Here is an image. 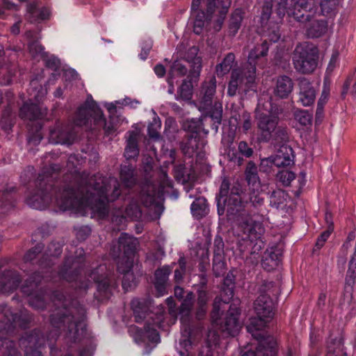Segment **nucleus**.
Returning <instances> with one entry per match:
<instances>
[{
    "instance_id": "f257e3e1",
    "label": "nucleus",
    "mask_w": 356,
    "mask_h": 356,
    "mask_svg": "<svg viewBox=\"0 0 356 356\" xmlns=\"http://www.w3.org/2000/svg\"><path fill=\"white\" fill-rule=\"evenodd\" d=\"M229 183L224 179L221 184L219 196L217 197L218 212L223 214L226 211L229 219L236 217L239 228L244 234L243 239L249 240L251 243L259 241V248H261V236L264 233V227L258 216H250L242 213L245 207L243 195L240 186H234L229 193Z\"/></svg>"
},
{
    "instance_id": "f03ea898",
    "label": "nucleus",
    "mask_w": 356,
    "mask_h": 356,
    "mask_svg": "<svg viewBox=\"0 0 356 356\" xmlns=\"http://www.w3.org/2000/svg\"><path fill=\"white\" fill-rule=\"evenodd\" d=\"M99 179L102 185L97 183L93 188L94 192L90 195L87 194L86 197L78 199L73 191L67 190L57 198L56 204L63 211L70 210L81 216L86 215L90 209L102 217L105 216L108 213L106 202L114 200L120 193L116 187L115 179Z\"/></svg>"
},
{
    "instance_id": "7ed1b4c3",
    "label": "nucleus",
    "mask_w": 356,
    "mask_h": 356,
    "mask_svg": "<svg viewBox=\"0 0 356 356\" xmlns=\"http://www.w3.org/2000/svg\"><path fill=\"white\" fill-rule=\"evenodd\" d=\"M254 309L257 316L250 319L247 330L258 341L257 353L247 351L241 356H274L276 342L273 337L265 336L262 331L274 316V302L270 295L261 292L254 303Z\"/></svg>"
},
{
    "instance_id": "20e7f679",
    "label": "nucleus",
    "mask_w": 356,
    "mask_h": 356,
    "mask_svg": "<svg viewBox=\"0 0 356 356\" xmlns=\"http://www.w3.org/2000/svg\"><path fill=\"white\" fill-rule=\"evenodd\" d=\"M230 5L231 0H193L194 33L199 35L211 29L220 31Z\"/></svg>"
},
{
    "instance_id": "39448f33",
    "label": "nucleus",
    "mask_w": 356,
    "mask_h": 356,
    "mask_svg": "<svg viewBox=\"0 0 356 356\" xmlns=\"http://www.w3.org/2000/svg\"><path fill=\"white\" fill-rule=\"evenodd\" d=\"M276 1L277 13L280 19L287 14L289 17L305 24L308 35L312 38L319 37L325 31L326 25L324 22L313 19L318 9L316 0H291L289 6V0Z\"/></svg>"
},
{
    "instance_id": "423d86ee",
    "label": "nucleus",
    "mask_w": 356,
    "mask_h": 356,
    "mask_svg": "<svg viewBox=\"0 0 356 356\" xmlns=\"http://www.w3.org/2000/svg\"><path fill=\"white\" fill-rule=\"evenodd\" d=\"M138 104H139L138 101L131 100L128 97H125L122 100L115 101V102L104 103V106L106 107L111 115V122L108 124L104 118L102 111L90 97L88 98L86 104L78 110L74 123L76 126H83L88 123L89 121L90 122H94L95 125L103 127L107 134H111L118 128L115 118L113 116L116 112L117 107L122 105L136 108Z\"/></svg>"
},
{
    "instance_id": "0eeeda50",
    "label": "nucleus",
    "mask_w": 356,
    "mask_h": 356,
    "mask_svg": "<svg viewBox=\"0 0 356 356\" xmlns=\"http://www.w3.org/2000/svg\"><path fill=\"white\" fill-rule=\"evenodd\" d=\"M187 46V43H182L177 48L175 60L170 67L167 79L169 93L174 92V84L177 83L179 78L186 74L185 63H188L190 67L188 78L191 81L197 79L200 74L202 58L197 56L198 49L194 46L186 49Z\"/></svg>"
},
{
    "instance_id": "6e6552de",
    "label": "nucleus",
    "mask_w": 356,
    "mask_h": 356,
    "mask_svg": "<svg viewBox=\"0 0 356 356\" xmlns=\"http://www.w3.org/2000/svg\"><path fill=\"white\" fill-rule=\"evenodd\" d=\"M228 297L224 298L221 301L216 298L213 303V309L211 313L212 325L218 327L225 335L235 336L241 328V324L238 321L239 311L236 305L230 306L227 313L222 317V311L227 308V302L233 297V291L227 289Z\"/></svg>"
},
{
    "instance_id": "1a4fd4ad",
    "label": "nucleus",
    "mask_w": 356,
    "mask_h": 356,
    "mask_svg": "<svg viewBox=\"0 0 356 356\" xmlns=\"http://www.w3.org/2000/svg\"><path fill=\"white\" fill-rule=\"evenodd\" d=\"M268 50V47L266 42L257 46L250 51L248 56V65H250V68L233 70L228 86L227 93L229 95H235L240 89L247 92L252 87L256 77L254 61L259 56H265Z\"/></svg>"
},
{
    "instance_id": "9d476101",
    "label": "nucleus",
    "mask_w": 356,
    "mask_h": 356,
    "mask_svg": "<svg viewBox=\"0 0 356 356\" xmlns=\"http://www.w3.org/2000/svg\"><path fill=\"white\" fill-rule=\"evenodd\" d=\"M279 109L273 107L270 102L262 104L259 100L257 108L259 141H268L272 137L278 123Z\"/></svg>"
},
{
    "instance_id": "9b49d317",
    "label": "nucleus",
    "mask_w": 356,
    "mask_h": 356,
    "mask_svg": "<svg viewBox=\"0 0 356 356\" xmlns=\"http://www.w3.org/2000/svg\"><path fill=\"white\" fill-rule=\"evenodd\" d=\"M157 310L156 313L149 317L144 332L136 327L131 329L130 332L137 343H145L150 345V343L157 344L159 343L160 337L156 327L164 329L165 325L163 321V307L158 308Z\"/></svg>"
},
{
    "instance_id": "f8f14e48",
    "label": "nucleus",
    "mask_w": 356,
    "mask_h": 356,
    "mask_svg": "<svg viewBox=\"0 0 356 356\" xmlns=\"http://www.w3.org/2000/svg\"><path fill=\"white\" fill-rule=\"evenodd\" d=\"M318 58V49L313 44L302 43L296 47L293 62L298 72L311 73L317 67Z\"/></svg>"
},
{
    "instance_id": "ddd939ff",
    "label": "nucleus",
    "mask_w": 356,
    "mask_h": 356,
    "mask_svg": "<svg viewBox=\"0 0 356 356\" xmlns=\"http://www.w3.org/2000/svg\"><path fill=\"white\" fill-rule=\"evenodd\" d=\"M31 86L32 87V91L30 93V102L26 103L20 108L19 115L22 118L33 120L42 117L43 115L35 102H39L46 95L47 90L40 87L38 90H36L37 81L35 79L31 81Z\"/></svg>"
},
{
    "instance_id": "4468645a",
    "label": "nucleus",
    "mask_w": 356,
    "mask_h": 356,
    "mask_svg": "<svg viewBox=\"0 0 356 356\" xmlns=\"http://www.w3.org/2000/svg\"><path fill=\"white\" fill-rule=\"evenodd\" d=\"M29 52L35 58H42L45 60L47 66L54 71L59 70L60 67V60L56 56L51 55L47 57L41 45L38 42H31L29 45Z\"/></svg>"
},
{
    "instance_id": "2eb2a0df",
    "label": "nucleus",
    "mask_w": 356,
    "mask_h": 356,
    "mask_svg": "<svg viewBox=\"0 0 356 356\" xmlns=\"http://www.w3.org/2000/svg\"><path fill=\"white\" fill-rule=\"evenodd\" d=\"M316 89L307 79H302L299 82L298 102L303 106L312 105L316 99Z\"/></svg>"
},
{
    "instance_id": "dca6fc26",
    "label": "nucleus",
    "mask_w": 356,
    "mask_h": 356,
    "mask_svg": "<svg viewBox=\"0 0 356 356\" xmlns=\"http://www.w3.org/2000/svg\"><path fill=\"white\" fill-rule=\"evenodd\" d=\"M51 15L49 8L40 5L39 2L29 4L26 18L31 23H38L48 19Z\"/></svg>"
},
{
    "instance_id": "f3484780",
    "label": "nucleus",
    "mask_w": 356,
    "mask_h": 356,
    "mask_svg": "<svg viewBox=\"0 0 356 356\" xmlns=\"http://www.w3.org/2000/svg\"><path fill=\"white\" fill-rule=\"evenodd\" d=\"M74 135L72 133L64 130L60 123H56L49 129V141L54 144H70L74 140Z\"/></svg>"
},
{
    "instance_id": "a211bd4d",
    "label": "nucleus",
    "mask_w": 356,
    "mask_h": 356,
    "mask_svg": "<svg viewBox=\"0 0 356 356\" xmlns=\"http://www.w3.org/2000/svg\"><path fill=\"white\" fill-rule=\"evenodd\" d=\"M133 266V261L128 258L126 261L121 260L118 263V270L124 274L122 280V286L125 291H129L136 286L134 275L130 272Z\"/></svg>"
},
{
    "instance_id": "6ab92c4d",
    "label": "nucleus",
    "mask_w": 356,
    "mask_h": 356,
    "mask_svg": "<svg viewBox=\"0 0 356 356\" xmlns=\"http://www.w3.org/2000/svg\"><path fill=\"white\" fill-rule=\"evenodd\" d=\"M170 272L171 269L168 266H163L156 271L154 286L158 297L165 293L168 277Z\"/></svg>"
},
{
    "instance_id": "aec40b11",
    "label": "nucleus",
    "mask_w": 356,
    "mask_h": 356,
    "mask_svg": "<svg viewBox=\"0 0 356 356\" xmlns=\"http://www.w3.org/2000/svg\"><path fill=\"white\" fill-rule=\"evenodd\" d=\"M293 83L292 80L286 76L277 78L275 88V93L280 98H286L292 92Z\"/></svg>"
},
{
    "instance_id": "412c9836",
    "label": "nucleus",
    "mask_w": 356,
    "mask_h": 356,
    "mask_svg": "<svg viewBox=\"0 0 356 356\" xmlns=\"http://www.w3.org/2000/svg\"><path fill=\"white\" fill-rule=\"evenodd\" d=\"M61 323L63 324H67V327L69 329V332L70 333H74V334H79V330L83 332V329L84 327L83 323V316L81 314L79 317H75L73 316L64 315L60 319Z\"/></svg>"
},
{
    "instance_id": "4be33fe9",
    "label": "nucleus",
    "mask_w": 356,
    "mask_h": 356,
    "mask_svg": "<svg viewBox=\"0 0 356 356\" xmlns=\"http://www.w3.org/2000/svg\"><path fill=\"white\" fill-rule=\"evenodd\" d=\"M291 148L287 146H282L279 149L274 158V165L278 168L289 166L293 163L291 159Z\"/></svg>"
},
{
    "instance_id": "5701e85b",
    "label": "nucleus",
    "mask_w": 356,
    "mask_h": 356,
    "mask_svg": "<svg viewBox=\"0 0 356 356\" xmlns=\"http://www.w3.org/2000/svg\"><path fill=\"white\" fill-rule=\"evenodd\" d=\"M138 134V133L137 131H132L128 134L127 146L124 152V156L127 159H134L138 154V149L137 146Z\"/></svg>"
},
{
    "instance_id": "b1692460",
    "label": "nucleus",
    "mask_w": 356,
    "mask_h": 356,
    "mask_svg": "<svg viewBox=\"0 0 356 356\" xmlns=\"http://www.w3.org/2000/svg\"><path fill=\"white\" fill-rule=\"evenodd\" d=\"M119 248L123 250L127 254H132L138 246V240L127 234H122L119 238Z\"/></svg>"
},
{
    "instance_id": "393cba45",
    "label": "nucleus",
    "mask_w": 356,
    "mask_h": 356,
    "mask_svg": "<svg viewBox=\"0 0 356 356\" xmlns=\"http://www.w3.org/2000/svg\"><path fill=\"white\" fill-rule=\"evenodd\" d=\"M191 210L195 218H202L208 211L206 199L203 197H196L195 200L191 204Z\"/></svg>"
},
{
    "instance_id": "a878e982",
    "label": "nucleus",
    "mask_w": 356,
    "mask_h": 356,
    "mask_svg": "<svg viewBox=\"0 0 356 356\" xmlns=\"http://www.w3.org/2000/svg\"><path fill=\"white\" fill-rule=\"evenodd\" d=\"M245 178L248 184L253 188V190L257 191L260 183L257 175V168L252 162H249L247 165Z\"/></svg>"
},
{
    "instance_id": "bb28decb",
    "label": "nucleus",
    "mask_w": 356,
    "mask_h": 356,
    "mask_svg": "<svg viewBox=\"0 0 356 356\" xmlns=\"http://www.w3.org/2000/svg\"><path fill=\"white\" fill-rule=\"evenodd\" d=\"M179 353L180 356H192L190 350L192 349L190 332L186 330L182 332L181 338L179 341Z\"/></svg>"
},
{
    "instance_id": "cd10ccee",
    "label": "nucleus",
    "mask_w": 356,
    "mask_h": 356,
    "mask_svg": "<svg viewBox=\"0 0 356 356\" xmlns=\"http://www.w3.org/2000/svg\"><path fill=\"white\" fill-rule=\"evenodd\" d=\"M235 60V56L229 53L223 59V60L216 66V73L218 76H224L229 72Z\"/></svg>"
},
{
    "instance_id": "c85d7f7f",
    "label": "nucleus",
    "mask_w": 356,
    "mask_h": 356,
    "mask_svg": "<svg viewBox=\"0 0 356 356\" xmlns=\"http://www.w3.org/2000/svg\"><path fill=\"white\" fill-rule=\"evenodd\" d=\"M243 19V12L241 9H236L232 15L229 24V32L234 35L238 31Z\"/></svg>"
},
{
    "instance_id": "c756f323",
    "label": "nucleus",
    "mask_w": 356,
    "mask_h": 356,
    "mask_svg": "<svg viewBox=\"0 0 356 356\" xmlns=\"http://www.w3.org/2000/svg\"><path fill=\"white\" fill-rule=\"evenodd\" d=\"M120 179L126 187H130L135 182L134 169L128 165L122 167L120 171Z\"/></svg>"
},
{
    "instance_id": "7c9ffc66",
    "label": "nucleus",
    "mask_w": 356,
    "mask_h": 356,
    "mask_svg": "<svg viewBox=\"0 0 356 356\" xmlns=\"http://www.w3.org/2000/svg\"><path fill=\"white\" fill-rule=\"evenodd\" d=\"M131 308L137 321L145 318V314L147 311V305L139 299H134L131 303Z\"/></svg>"
},
{
    "instance_id": "2f4dec72",
    "label": "nucleus",
    "mask_w": 356,
    "mask_h": 356,
    "mask_svg": "<svg viewBox=\"0 0 356 356\" xmlns=\"http://www.w3.org/2000/svg\"><path fill=\"white\" fill-rule=\"evenodd\" d=\"M204 92L203 103L204 106L210 104L211 97L216 91V79L211 78L209 83H205L202 88Z\"/></svg>"
},
{
    "instance_id": "473e14b6",
    "label": "nucleus",
    "mask_w": 356,
    "mask_h": 356,
    "mask_svg": "<svg viewBox=\"0 0 356 356\" xmlns=\"http://www.w3.org/2000/svg\"><path fill=\"white\" fill-rule=\"evenodd\" d=\"M219 340L218 336L214 330H209L207 335V346L202 350L200 356H212L211 348L216 346Z\"/></svg>"
},
{
    "instance_id": "72a5a7b5",
    "label": "nucleus",
    "mask_w": 356,
    "mask_h": 356,
    "mask_svg": "<svg viewBox=\"0 0 356 356\" xmlns=\"http://www.w3.org/2000/svg\"><path fill=\"white\" fill-rule=\"evenodd\" d=\"M154 115L152 122L148 126V135L149 136L156 140L160 138V129L161 127V122L160 119L156 116L154 111H152Z\"/></svg>"
},
{
    "instance_id": "f704fd0d",
    "label": "nucleus",
    "mask_w": 356,
    "mask_h": 356,
    "mask_svg": "<svg viewBox=\"0 0 356 356\" xmlns=\"http://www.w3.org/2000/svg\"><path fill=\"white\" fill-rule=\"evenodd\" d=\"M192 88L193 86L191 81H184L177 92V99L184 101L191 99L192 97Z\"/></svg>"
},
{
    "instance_id": "c9c22d12",
    "label": "nucleus",
    "mask_w": 356,
    "mask_h": 356,
    "mask_svg": "<svg viewBox=\"0 0 356 356\" xmlns=\"http://www.w3.org/2000/svg\"><path fill=\"white\" fill-rule=\"evenodd\" d=\"M294 117L296 120L302 126L310 125L312 123V115L307 111L298 110L296 111Z\"/></svg>"
},
{
    "instance_id": "e433bc0d",
    "label": "nucleus",
    "mask_w": 356,
    "mask_h": 356,
    "mask_svg": "<svg viewBox=\"0 0 356 356\" xmlns=\"http://www.w3.org/2000/svg\"><path fill=\"white\" fill-rule=\"evenodd\" d=\"M279 257L275 254H270L262 261L264 268L267 270H271L279 264Z\"/></svg>"
},
{
    "instance_id": "4c0bfd02",
    "label": "nucleus",
    "mask_w": 356,
    "mask_h": 356,
    "mask_svg": "<svg viewBox=\"0 0 356 356\" xmlns=\"http://www.w3.org/2000/svg\"><path fill=\"white\" fill-rule=\"evenodd\" d=\"M272 8V0H266L262 6V12L260 17L261 26H265L270 17Z\"/></svg>"
},
{
    "instance_id": "58836bf2",
    "label": "nucleus",
    "mask_w": 356,
    "mask_h": 356,
    "mask_svg": "<svg viewBox=\"0 0 356 356\" xmlns=\"http://www.w3.org/2000/svg\"><path fill=\"white\" fill-rule=\"evenodd\" d=\"M193 294L192 293H189L187 294L185 299L183 300L180 309H179V314L182 316H187L189 314V312L191 311V306L193 304Z\"/></svg>"
},
{
    "instance_id": "ea45409f",
    "label": "nucleus",
    "mask_w": 356,
    "mask_h": 356,
    "mask_svg": "<svg viewBox=\"0 0 356 356\" xmlns=\"http://www.w3.org/2000/svg\"><path fill=\"white\" fill-rule=\"evenodd\" d=\"M277 179L283 185L289 186L295 179V174L291 171L283 170L278 172Z\"/></svg>"
},
{
    "instance_id": "a19ab883",
    "label": "nucleus",
    "mask_w": 356,
    "mask_h": 356,
    "mask_svg": "<svg viewBox=\"0 0 356 356\" xmlns=\"http://www.w3.org/2000/svg\"><path fill=\"white\" fill-rule=\"evenodd\" d=\"M338 0H321L320 6L323 15L328 14L332 11L337 5Z\"/></svg>"
},
{
    "instance_id": "79ce46f5",
    "label": "nucleus",
    "mask_w": 356,
    "mask_h": 356,
    "mask_svg": "<svg viewBox=\"0 0 356 356\" xmlns=\"http://www.w3.org/2000/svg\"><path fill=\"white\" fill-rule=\"evenodd\" d=\"M225 266L221 260L220 256H216L213 259V270L216 276H220L225 273Z\"/></svg>"
},
{
    "instance_id": "37998d69",
    "label": "nucleus",
    "mask_w": 356,
    "mask_h": 356,
    "mask_svg": "<svg viewBox=\"0 0 356 356\" xmlns=\"http://www.w3.org/2000/svg\"><path fill=\"white\" fill-rule=\"evenodd\" d=\"M207 301V293L203 291H199L197 303L200 305V308L197 314L198 318H200L202 316H203L206 310H205V309H204L203 307L206 304Z\"/></svg>"
},
{
    "instance_id": "c03bdc74",
    "label": "nucleus",
    "mask_w": 356,
    "mask_h": 356,
    "mask_svg": "<svg viewBox=\"0 0 356 356\" xmlns=\"http://www.w3.org/2000/svg\"><path fill=\"white\" fill-rule=\"evenodd\" d=\"M330 92V84L328 83H327L326 81H325L323 83V87L321 97L318 101V104L324 106L327 103V102L329 99Z\"/></svg>"
},
{
    "instance_id": "a18cd8bd",
    "label": "nucleus",
    "mask_w": 356,
    "mask_h": 356,
    "mask_svg": "<svg viewBox=\"0 0 356 356\" xmlns=\"http://www.w3.org/2000/svg\"><path fill=\"white\" fill-rule=\"evenodd\" d=\"M222 112V105L220 104H216L211 113L210 114V117L213 120L214 123H220Z\"/></svg>"
},
{
    "instance_id": "49530a36",
    "label": "nucleus",
    "mask_w": 356,
    "mask_h": 356,
    "mask_svg": "<svg viewBox=\"0 0 356 356\" xmlns=\"http://www.w3.org/2000/svg\"><path fill=\"white\" fill-rule=\"evenodd\" d=\"M339 52L337 51H333L327 67V73H332L339 65Z\"/></svg>"
},
{
    "instance_id": "de8ad7c7",
    "label": "nucleus",
    "mask_w": 356,
    "mask_h": 356,
    "mask_svg": "<svg viewBox=\"0 0 356 356\" xmlns=\"http://www.w3.org/2000/svg\"><path fill=\"white\" fill-rule=\"evenodd\" d=\"M333 231V227L330 225L329 227H327V229L325 232H324L320 237L318 238L316 245L320 248H321L324 243L327 241V239L329 238L330 234Z\"/></svg>"
},
{
    "instance_id": "09e8293b",
    "label": "nucleus",
    "mask_w": 356,
    "mask_h": 356,
    "mask_svg": "<svg viewBox=\"0 0 356 356\" xmlns=\"http://www.w3.org/2000/svg\"><path fill=\"white\" fill-rule=\"evenodd\" d=\"M238 149L239 152L246 157H250L252 154V148L249 147L245 142H240L238 146Z\"/></svg>"
},
{
    "instance_id": "8fccbe9b",
    "label": "nucleus",
    "mask_w": 356,
    "mask_h": 356,
    "mask_svg": "<svg viewBox=\"0 0 356 356\" xmlns=\"http://www.w3.org/2000/svg\"><path fill=\"white\" fill-rule=\"evenodd\" d=\"M179 269H177L175 271V279L177 282H179L182 279V275L185 271V261L184 259L181 258L179 259Z\"/></svg>"
},
{
    "instance_id": "3c124183",
    "label": "nucleus",
    "mask_w": 356,
    "mask_h": 356,
    "mask_svg": "<svg viewBox=\"0 0 356 356\" xmlns=\"http://www.w3.org/2000/svg\"><path fill=\"white\" fill-rule=\"evenodd\" d=\"M274 165V158L273 156L264 158L261 160V168L264 171H268Z\"/></svg>"
},
{
    "instance_id": "603ef678",
    "label": "nucleus",
    "mask_w": 356,
    "mask_h": 356,
    "mask_svg": "<svg viewBox=\"0 0 356 356\" xmlns=\"http://www.w3.org/2000/svg\"><path fill=\"white\" fill-rule=\"evenodd\" d=\"M152 48V42L147 41L144 44V46L142 47L141 52L139 54L140 58L142 60H145L149 54V52Z\"/></svg>"
},
{
    "instance_id": "864d4df0",
    "label": "nucleus",
    "mask_w": 356,
    "mask_h": 356,
    "mask_svg": "<svg viewBox=\"0 0 356 356\" xmlns=\"http://www.w3.org/2000/svg\"><path fill=\"white\" fill-rule=\"evenodd\" d=\"M166 302L168 306V310H169L170 314L172 317H176L177 313H176V311L174 309V307H175V304L174 302L173 298L170 297V298H167Z\"/></svg>"
},
{
    "instance_id": "5fc2aeb1",
    "label": "nucleus",
    "mask_w": 356,
    "mask_h": 356,
    "mask_svg": "<svg viewBox=\"0 0 356 356\" xmlns=\"http://www.w3.org/2000/svg\"><path fill=\"white\" fill-rule=\"evenodd\" d=\"M154 71L155 74L159 77L163 76L165 73V70L164 67L162 65H160V64L159 65H156L154 67Z\"/></svg>"
},
{
    "instance_id": "6e6d98bb",
    "label": "nucleus",
    "mask_w": 356,
    "mask_h": 356,
    "mask_svg": "<svg viewBox=\"0 0 356 356\" xmlns=\"http://www.w3.org/2000/svg\"><path fill=\"white\" fill-rule=\"evenodd\" d=\"M97 282V288L99 291H106L108 288V283L107 280H96Z\"/></svg>"
},
{
    "instance_id": "4d7b16f0",
    "label": "nucleus",
    "mask_w": 356,
    "mask_h": 356,
    "mask_svg": "<svg viewBox=\"0 0 356 356\" xmlns=\"http://www.w3.org/2000/svg\"><path fill=\"white\" fill-rule=\"evenodd\" d=\"M139 213H140V211H139L137 206H134V209L133 211H132V209H126V215L131 218L138 217V214H139Z\"/></svg>"
},
{
    "instance_id": "13d9d810",
    "label": "nucleus",
    "mask_w": 356,
    "mask_h": 356,
    "mask_svg": "<svg viewBox=\"0 0 356 356\" xmlns=\"http://www.w3.org/2000/svg\"><path fill=\"white\" fill-rule=\"evenodd\" d=\"M27 202L31 207H32L36 209H43L45 207L44 205H41L40 204H39L38 202H36L35 200H33L32 199H29L27 200Z\"/></svg>"
},
{
    "instance_id": "bf43d9fd",
    "label": "nucleus",
    "mask_w": 356,
    "mask_h": 356,
    "mask_svg": "<svg viewBox=\"0 0 356 356\" xmlns=\"http://www.w3.org/2000/svg\"><path fill=\"white\" fill-rule=\"evenodd\" d=\"M323 105L317 104L316 118L321 120L323 116Z\"/></svg>"
},
{
    "instance_id": "052dcab7",
    "label": "nucleus",
    "mask_w": 356,
    "mask_h": 356,
    "mask_svg": "<svg viewBox=\"0 0 356 356\" xmlns=\"http://www.w3.org/2000/svg\"><path fill=\"white\" fill-rule=\"evenodd\" d=\"M65 76L66 77L70 76L72 79H75L77 78V73L74 70H67L65 72Z\"/></svg>"
},
{
    "instance_id": "680f3d73",
    "label": "nucleus",
    "mask_w": 356,
    "mask_h": 356,
    "mask_svg": "<svg viewBox=\"0 0 356 356\" xmlns=\"http://www.w3.org/2000/svg\"><path fill=\"white\" fill-rule=\"evenodd\" d=\"M3 4L4 8L7 9H15L16 7L15 3L10 2L9 0H3Z\"/></svg>"
},
{
    "instance_id": "e2e57ef3",
    "label": "nucleus",
    "mask_w": 356,
    "mask_h": 356,
    "mask_svg": "<svg viewBox=\"0 0 356 356\" xmlns=\"http://www.w3.org/2000/svg\"><path fill=\"white\" fill-rule=\"evenodd\" d=\"M243 128L245 131H248L251 128V122L249 117L245 118L243 124Z\"/></svg>"
},
{
    "instance_id": "0e129e2a",
    "label": "nucleus",
    "mask_w": 356,
    "mask_h": 356,
    "mask_svg": "<svg viewBox=\"0 0 356 356\" xmlns=\"http://www.w3.org/2000/svg\"><path fill=\"white\" fill-rule=\"evenodd\" d=\"M280 36V35L278 31L275 30L273 31L272 35H269L270 40H272L274 42H277L279 40Z\"/></svg>"
},
{
    "instance_id": "69168bd1",
    "label": "nucleus",
    "mask_w": 356,
    "mask_h": 356,
    "mask_svg": "<svg viewBox=\"0 0 356 356\" xmlns=\"http://www.w3.org/2000/svg\"><path fill=\"white\" fill-rule=\"evenodd\" d=\"M155 201H156V200H155L154 197L148 195L147 197V198L145 199V200L144 201V202L147 206H150L152 204H154Z\"/></svg>"
},
{
    "instance_id": "338daca9",
    "label": "nucleus",
    "mask_w": 356,
    "mask_h": 356,
    "mask_svg": "<svg viewBox=\"0 0 356 356\" xmlns=\"http://www.w3.org/2000/svg\"><path fill=\"white\" fill-rule=\"evenodd\" d=\"M184 291L183 289L179 286L175 287V295L177 298H181L183 295Z\"/></svg>"
},
{
    "instance_id": "774afa93",
    "label": "nucleus",
    "mask_w": 356,
    "mask_h": 356,
    "mask_svg": "<svg viewBox=\"0 0 356 356\" xmlns=\"http://www.w3.org/2000/svg\"><path fill=\"white\" fill-rule=\"evenodd\" d=\"M11 31L14 34H17L19 32V27L18 23L15 24L12 28Z\"/></svg>"
}]
</instances>
